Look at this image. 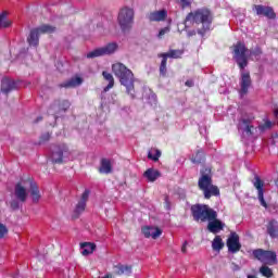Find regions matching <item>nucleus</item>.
Instances as JSON below:
<instances>
[{"mask_svg":"<svg viewBox=\"0 0 278 278\" xmlns=\"http://www.w3.org/2000/svg\"><path fill=\"white\" fill-rule=\"evenodd\" d=\"M16 88V81L10 79V78H3L1 84V90L4 92V94H8V92L14 90Z\"/></svg>","mask_w":278,"mask_h":278,"instance_id":"19","label":"nucleus"},{"mask_svg":"<svg viewBox=\"0 0 278 278\" xmlns=\"http://www.w3.org/2000/svg\"><path fill=\"white\" fill-rule=\"evenodd\" d=\"M114 273L116 275H131V267L125 265H116L114 267Z\"/></svg>","mask_w":278,"mask_h":278,"instance_id":"26","label":"nucleus"},{"mask_svg":"<svg viewBox=\"0 0 278 278\" xmlns=\"http://www.w3.org/2000/svg\"><path fill=\"white\" fill-rule=\"evenodd\" d=\"M191 212L194 220H198V222L200 220L201 223H205V222L210 223V220H214V218H217L218 216L216 211H214L207 205H201V204L191 206Z\"/></svg>","mask_w":278,"mask_h":278,"instance_id":"5","label":"nucleus"},{"mask_svg":"<svg viewBox=\"0 0 278 278\" xmlns=\"http://www.w3.org/2000/svg\"><path fill=\"white\" fill-rule=\"evenodd\" d=\"M181 5H182V8H188V7H190V1L181 0Z\"/></svg>","mask_w":278,"mask_h":278,"instance_id":"38","label":"nucleus"},{"mask_svg":"<svg viewBox=\"0 0 278 278\" xmlns=\"http://www.w3.org/2000/svg\"><path fill=\"white\" fill-rule=\"evenodd\" d=\"M229 253H238L242 249L240 244V236L236 232H231L226 242Z\"/></svg>","mask_w":278,"mask_h":278,"instance_id":"12","label":"nucleus"},{"mask_svg":"<svg viewBox=\"0 0 278 278\" xmlns=\"http://www.w3.org/2000/svg\"><path fill=\"white\" fill-rule=\"evenodd\" d=\"M144 238H152V240H157L162 236V229L155 226H144L141 228Z\"/></svg>","mask_w":278,"mask_h":278,"instance_id":"13","label":"nucleus"},{"mask_svg":"<svg viewBox=\"0 0 278 278\" xmlns=\"http://www.w3.org/2000/svg\"><path fill=\"white\" fill-rule=\"evenodd\" d=\"M253 255L258 262H262V264H267L268 266L277 264V254L273 251L258 249L253 251Z\"/></svg>","mask_w":278,"mask_h":278,"instance_id":"8","label":"nucleus"},{"mask_svg":"<svg viewBox=\"0 0 278 278\" xmlns=\"http://www.w3.org/2000/svg\"><path fill=\"white\" fill-rule=\"evenodd\" d=\"M104 79L109 81V85L104 88V92H108V90L114 88V76L108 72L102 73Z\"/></svg>","mask_w":278,"mask_h":278,"instance_id":"28","label":"nucleus"},{"mask_svg":"<svg viewBox=\"0 0 278 278\" xmlns=\"http://www.w3.org/2000/svg\"><path fill=\"white\" fill-rule=\"evenodd\" d=\"M5 236H8V227L0 223V238H5Z\"/></svg>","mask_w":278,"mask_h":278,"instance_id":"32","label":"nucleus"},{"mask_svg":"<svg viewBox=\"0 0 278 278\" xmlns=\"http://www.w3.org/2000/svg\"><path fill=\"white\" fill-rule=\"evenodd\" d=\"M161 75H166V56H163L160 67Z\"/></svg>","mask_w":278,"mask_h":278,"instance_id":"33","label":"nucleus"},{"mask_svg":"<svg viewBox=\"0 0 278 278\" xmlns=\"http://www.w3.org/2000/svg\"><path fill=\"white\" fill-rule=\"evenodd\" d=\"M30 190V197H31V200L34 201V203H38V201H40V190H38V185H36V182H34L31 180V185L29 187Z\"/></svg>","mask_w":278,"mask_h":278,"instance_id":"23","label":"nucleus"},{"mask_svg":"<svg viewBox=\"0 0 278 278\" xmlns=\"http://www.w3.org/2000/svg\"><path fill=\"white\" fill-rule=\"evenodd\" d=\"M84 83V79H81V77L79 76H75L73 77L71 80H68L64 87L65 88H76V86H81V84Z\"/></svg>","mask_w":278,"mask_h":278,"instance_id":"27","label":"nucleus"},{"mask_svg":"<svg viewBox=\"0 0 278 278\" xmlns=\"http://www.w3.org/2000/svg\"><path fill=\"white\" fill-rule=\"evenodd\" d=\"M162 58H174V59H177V58H181V55H184V51L181 50H172L169 51L168 53H164V54H161Z\"/></svg>","mask_w":278,"mask_h":278,"instance_id":"30","label":"nucleus"},{"mask_svg":"<svg viewBox=\"0 0 278 278\" xmlns=\"http://www.w3.org/2000/svg\"><path fill=\"white\" fill-rule=\"evenodd\" d=\"M118 49V46L114 42H111L102 48H97L92 50L91 52L87 53V58H101V55H112V53H115Z\"/></svg>","mask_w":278,"mask_h":278,"instance_id":"11","label":"nucleus"},{"mask_svg":"<svg viewBox=\"0 0 278 278\" xmlns=\"http://www.w3.org/2000/svg\"><path fill=\"white\" fill-rule=\"evenodd\" d=\"M112 72L115 77L119 78L122 86H125L128 94H134V72L127 68L123 63H115L112 65Z\"/></svg>","mask_w":278,"mask_h":278,"instance_id":"2","label":"nucleus"},{"mask_svg":"<svg viewBox=\"0 0 278 278\" xmlns=\"http://www.w3.org/2000/svg\"><path fill=\"white\" fill-rule=\"evenodd\" d=\"M99 172L103 173L104 175H109V173H112V161L108 159H102Z\"/></svg>","mask_w":278,"mask_h":278,"instance_id":"24","label":"nucleus"},{"mask_svg":"<svg viewBox=\"0 0 278 278\" xmlns=\"http://www.w3.org/2000/svg\"><path fill=\"white\" fill-rule=\"evenodd\" d=\"M273 127V122L271 121H266L264 126H261V129H270Z\"/></svg>","mask_w":278,"mask_h":278,"instance_id":"37","label":"nucleus"},{"mask_svg":"<svg viewBox=\"0 0 278 278\" xmlns=\"http://www.w3.org/2000/svg\"><path fill=\"white\" fill-rule=\"evenodd\" d=\"M11 207H13V210H16V207H18V205L12 203V204H11Z\"/></svg>","mask_w":278,"mask_h":278,"instance_id":"42","label":"nucleus"},{"mask_svg":"<svg viewBox=\"0 0 278 278\" xmlns=\"http://www.w3.org/2000/svg\"><path fill=\"white\" fill-rule=\"evenodd\" d=\"M143 177H146L148 181L153 182L156 181L159 177H161V174L157 169L149 168L144 172Z\"/></svg>","mask_w":278,"mask_h":278,"instance_id":"21","label":"nucleus"},{"mask_svg":"<svg viewBox=\"0 0 278 278\" xmlns=\"http://www.w3.org/2000/svg\"><path fill=\"white\" fill-rule=\"evenodd\" d=\"M274 115H275V117H276L277 121H278V111H277V110L274 112Z\"/></svg>","mask_w":278,"mask_h":278,"instance_id":"43","label":"nucleus"},{"mask_svg":"<svg viewBox=\"0 0 278 278\" xmlns=\"http://www.w3.org/2000/svg\"><path fill=\"white\" fill-rule=\"evenodd\" d=\"M10 16V11H2L0 13V29H8L12 27V20L8 18Z\"/></svg>","mask_w":278,"mask_h":278,"instance_id":"18","label":"nucleus"},{"mask_svg":"<svg viewBox=\"0 0 278 278\" xmlns=\"http://www.w3.org/2000/svg\"><path fill=\"white\" fill-rule=\"evenodd\" d=\"M186 86H189V88H190V87L194 86V83L192 80H187Z\"/></svg>","mask_w":278,"mask_h":278,"instance_id":"41","label":"nucleus"},{"mask_svg":"<svg viewBox=\"0 0 278 278\" xmlns=\"http://www.w3.org/2000/svg\"><path fill=\"white\" fill-rule=\"evenodd\" d=\"M170 31V27L162 28L159 33V38H162L165 34H168Z\"/></svg>","mask_w":278,"mask_h":278,"instance_id":"36","label":"nucleus"},{"mask_svg":"<svg viewBox=\"0 0 278 278\" xmlns=\"http://www.w3.org/2000/svg\"><path fill=\"white\" fill-rule=\"evenodd\" d=\"M167 14L168 13H166V10L154 11L149 14V21H155V22L164 21Z\"/></svg>","mask_w":278,"mask_h":278,"instance_id":"22","label":"nucleus"},{"mask_svg":"<svg viewBox=\"0 0 278 278\" xmlns=\"http://www.w3.org/2000/svg\"><path fill=\"white\" fill-rule=\"evenodd\" d=\"M117 21L123 31H127V29H131V25H134V9L127 8V7L122 8L119 10Z\"/></svg>","mask_w":278,"mask_h":278,"instance_id":"6","label":"nucleus"},{"mask_svg":"<svg viewBox=\"0 0 278 278\" xmlns=\"http://www.w3.org/2000/svg\"><path fill=\"white\" fill-rule=\"evenodd\" d=\"M254 10L258 16H266L267 18H275V11L270 7L254 5Z\"/></svg>","mask_w":278,"mask_h":278,"instance_id":"15","label":"nucleus"},{"mask_svg":"<svg viewBox=\"0 0 278 278\" xmlns=\"http://www.w3.org/2000/svg\"><path fill=\"white\" fill-rule=\"evenodd\" d=\"M162 155V152L157 149H151L148 153L149 160H153V162H157Z\"/></svg>","mask_w":278,"mask_h":278,"instance_id":"29","label":"nucleus"},{"mask_svg":"<svg viewBox=\"0 0 278 278\" xmlns=\"http://www.w3.org/2000/svg\"><path fill=\"white\" fill-rule=\"evenodd\" d=\"M260 273L261 275H263V277H267V278L273 277V269H270L268 266H262L260 268Z\"/></svg>","mask_w":278,"mask_h":278,"instance_id":"31","label":"nucleus"},{"mask_svg":"<svg viewBox=\"0 0 278 278\" xmlns=\"http://www.w3.org/2000/svg\"><path fill=\"white\" fill-rule=\"evenodd\" d=\"M88 197H90V191L85 190V192L81 194L80 200L76 205V208H75L76 214H81V212L86 210V203L88 202Z\"/></svg>","mask_w":278,"mask_h":278,"instance_id":"17","label":"nucleus"},{"mask_svg":"<svg viewBox=\"0 0 278 278\" xmlns=\"http://www.w3.org/2000/svg\"><path fill=\"white\" fill-rule=\"evenodd\" d=\"M224 228H225V224H223L220 219L214 218L210 220L207 224V229L211 233H219V231H223Z\"/></svg>","mask_w":278,"mask_h":278,"instance_id":"16","label":"nucleus"},{"mask_svg":"<svg viewBox=\"0 0 278 278\" xmlns=\"http://www.w3.org/2000/svg\"><path fill=\"white\" fill-rule=\"evenodd\" d=\"M187 247H188V242H185L181 247V252L182 253H187Z\"/></svg>","mask_w":278,"mask_h":278,"instance_id":"39","label":"nucleus"},{"mask_svg":"<svg viewBox=\"0 0 278 278\" xmlns=\"http://www.w3.org/2000/svg\"><path fill=\"white\" fill-rule=\"evenodd\" d=\"M31 186V179H22L20 182L15 186L14 194L18 201H22V203H25L27 201V190H29V187Z\"/></svg>","mask_w":278,"mask_h":278,"instance_id":"10","label":"nucleus"},{"mask_svg":"<svg viewBox=\"0 0 278 278\" xmlns=\"http://www.w3.org/2000/svg\"><path fill=\"white\" fill-rule=\"evenodd\" d=\"M267 231H268L269 236H271V238H277L278 232H277V230L273 229L271 225L268 226Z\"/></svg>","mask_w":278,"mask_h":278,"instance_id":"34","label":"nucleus"},{"mask_svg":"<svg viewBox=\"0 0 278 278\" xmlns=\"http://www.w3.org/2000/svg\"><path fill=\"white\" fill-rule=\"evenodd\" d=\"M63 105H64V110H68V108H71V102H68V101H65V102H63Z\"/></svg>","mask_w":278,"mask_h":278,"instance_id":"40","label":"nucleus"},{"mask_svg":"<svg viewBox=\"0 0 278 278\" xmlns=\"http://www.w3.org/2000/svg\"><path fill=\"white\" fill-rule=\"evenodd\" d=\"M94 249H97V244L92 242H84L80 244L81 255L88 256L94 253Z\"/></svg>","mask_w":278,"mask_h":278,"instance_id":"20","label":"nucleus"},{"mask_svg":"<svg viewBox=\"0 0 278 278\" xmlns=\"http://www.w3.org/2000/svg\"><path fill=\"white\" fill-rule=\"evenodd\" d=\"M254 188L258 192V201L263 207H267L266 200H264V181L260 177L254 178Z\"/></svg>","mask_w":278,"mask_h":278,"instance_id":"14","label":"nucleus"},{"mask_svg":"<svg viewBox=\"0 0 278 278\" xmlns=\"http://www.w3.org/2000/svg\"><path fill=\"white\" fill-rule=\"evenodd\" d=\"M251 127L249 124H247L245 122H243V126L240 125V129H243L247 134H251Z\"/></svg>","mask_w":278,"mask_h":278,"instance_id":"35","label":"nucleus"},{"mask_svg":"<svg viewBox=\"0 0 278 278\" xmlns=\"http://www.w3.org/2000/svg\"><path fill=\"white\" fill-rule=\"evenodd\" d=\"M206 173H202V176L199 179L198 186L200 190L204 192V197L206 199H211L212 197H218L220 194V190L218 187L212 184V174L210 169H205Z\"/></svg>","mask_w":278,"mask_h":278,"instance_id":"4","label":"nucleus"},{"mask_svg":"<svg viewBox=\"0 0 278 278\" xmlns=\"http://www.w3.org/2000/svg\"><path fill=\"white\" fill-rule=\"evenodd\" d=\"M55 31V27L49 25H42L39 28H35L30 31L28 36V45L30 47H38V37L40 34H53Z\"/></svg>","mask_w":278,"mask_h":278,"instance_id":"9","label":"nucleus"},{"mask_svg":"<svg viewBox=\"0 0 278 278\" xmlns=\"http://www.w3.org/2000/svg\"><path fill=\"white\" fill-rule=\"evenodd\" d=\"M249 49H247V46L242 43V41H238L233 46V59L236 60L237 64L241 68V89L240 94L241 97L243 94H247L249 92V87L251 86V75L249 72H244V68H247L248 60H249Z\"/></svg>","mask_w":278,"mask_h":278,"instance_id":"1","label":"nucleus"},{"mask_svg":"<svg viewBox=\"0 0 278 278\" xmlns=\"http://www.w3.org/2000/svg\"><path fill=\"white\" fill-rule=\"evenodd\" d=\"M224 247L225 243L223 242V238H220V236H216L212 242L213 251H217V253H219Z\"/></svg>","mask_w":278,"mask_h":278,"instance_id":"25","label":"nucleus"},{"mask_svg":"<svg viewBox=\"0 0 278 278\" xmlns=\"http://www.w3.org/2000/svg\"><path fill=\"white\" fill-rule=\"evenodd\" d=\"M186 23H191L192 25H203V31L210 29L212 25V13L207 9H200L198 11L191 12L186 17Z\"/></svg>","mask_w":278,"mask_h":278,"instance_id":"3","label":"nucleus"},{"mask_svg":"<svg viewBox=\"0 0 278 278\" xmlns=\"http://www.w3.org/2000/svg\"><path fill=\"white\" fill-rule=\"evenodd\" d=\"M51 160L54 162V164H62V162H68V160H73V154L71 151H68V148L65 144H62L60 147L53 148Z\"/></svg>","mask_w":278,"mask_h":278,"instance_id":"7","label":"nucleus"}]
</instances>
